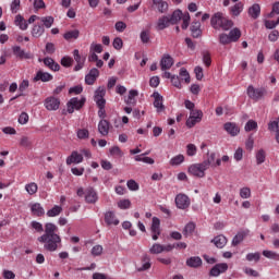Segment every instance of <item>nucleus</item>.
<instances>
[{"label":"nucleus","mask_w":279,"mask_h":279,"mask_svg":"<svg viewBox=\"0 0 279 279\" xmlns=\"http://www.w3.org/2000/svg\"><path fill=\"white\" fill-rule=\"evenodd\" d=\"M31 213L35 217H43V215H45V208H43V205H40V203H35L31 205Z\"/></svg>","instance_id":"393cba45"},{"label":"nucleus","mask_w":279,"mask_h":279,"mask_svg":"<svg viewBox=\"0 0 279 279\" xmlns=\"http://www.w3.org/2000/svg\"><path fill=\"white\" fill-rule=\"evenodd\" d=\"M263 256H265V258H269L270 260H279V254L277 252L274 251H263Z\"/></svg>","instance_id":"ea45409f"},{"label":"nucleus","mask_w":279,"mask_h":279,"mask_svg":"<svg viewBox=\"0 0 279 279\" xmlns=\"http://www.w3.org/2000/svg\"><path fill=\"white\" fill-rule=\"evenodd\" d=\"M203 62H204L205 66H210V64H213V59H210L209 52L203 53Z\"/></svg>","instance_id":"0e129e2a"},{"label":"nucleus","mask_w":279,"mask_h":279,"mask_svg":"<svg viewBox=\"0 0 279 279\" xmlns=\"http://www.w3.org/2000/svg\"><path fill=\"white\" fill-rule=\"evenodd\" d=\"M90 51H94V53H101V51H104V46H101V44H92Z\"/></svg>","instance_id":"e2e57ef3"},{"label":"nucleus","mask_w":279,"mask_h":279,"mask_svg":"<svg viewBox=\"0 0 279 279\" xmlns=\"http://www.w3.org/2000/svg\"><path fill=\"white\" fill-rule=\"evenodd\" d=\"M248 16H251V19L256 21V19L260 16V4L255 3L251 8H248Z\"/></svg>","instance_id":"a878e982"},{"label":"nucleus","mask_w":279,"mask_h":279,"mask_svg":"<svg viewBox=\"0 0 279 279\" xmlns=\"http://www.w3.org/2000/svg\"><path fill=\"white\" fill-rule=\"evenodd\" d=\"M182 16H184L182 11H180V10L174 11L171 14V16H169L171 25H175V24H178L179 21H182Z\"/></svg>","instance_id":"2f4dec72"},{"label":"nucleus","mask_w":279,"mask_h":279,"mask_svg":"<svg viewBox=\"0 0 279 279\" xmlns=\"http://www.w3.org/2000/svg\"><path fill=\"white\" fill-rule=\"evenodd\" d=\"M40 23H43V26L47 29L51 28L53 25V16H41L39 17Z\"/></svg>","instance_id":"c9c22d12"},{"label":"nucleus","mask_w":279,"mask_h":279,"mask_svg":"<svg viewBox=\"0 0 279 279\" xmlns=\"http://www.w3.org/2000/svg\"><path fill=\"white\" fill-rule=\"evenodd\" d=\"M51 80H53V75L43 70H39L34 77V82H51Z\"/></svg>","instance_id":"a211bd4d"},{"label":"nucleus","mask_w":279,"mask_h":279,"mask_svg":"<svg viewBox=\"0 0 279 279\" xmlns=\"http://www.w3.org/2000/svg\"><path fill=\"white\" fill-rule=\"evenodd\" d=\"M62 213V206L54 205L50 210L47 211V217H58Z\"/></svg>","instance_id":"58836bf2"},{"label":"nucleus","mask_w":279,"mask_h":279,"mask_svg":"<svg viewBox=\"0 0 279 279\" xmlns=\"http://www.w3.org/2000/svg\"><path fill=\"white\" fill-rule=\"evenodd\" d=\"M180 76L182 77V80H184L185 84H191V75L189 74V71H186L184 68H181Z\"/></svg>","instance_id":"603ef678"},{"label":"nucleus","mask_w":279,"mask_h":279,"mask_svg":"<svg viewBox=\"0 0 279 279\" xmlns=\"http://www.w3.org/2000/svg\"><path fill=\"white\" fill-rule=\"evenodd\" d=\"M43 62H44L45 66L50 69V71H60V64L58 62H56L52 58L47 57V58L43 59Z\"/></svg>","instance_id":"412c9836"},{"label":"nucleus","mask_w":279,"mask_h":279,"mask_svg":"<svg viewBox=\"0 0 279 279\" xmlns=\"http://www.w3.org/2000/svg\"><path fill=\"white\" fill-rule=\"evenodd\" d=\"M210 25L214 29H222V32H228L229 29H232L234 23L231 20H228L223 13L217 12L211 16Z\"/></svg>","instance_id":"f03ea898"},{"label":"nucleus","mask_w":279,"mask_h":279,"mask_svg":"<svg viewBox=\"0 0 279 279\" xmlns=\"http://www.w3.org/2000/svg\"><path fill=\"white\" fill-rule=\"evenodd\" d=\"M258 128V123H256V121L254 120H250L245 126L244 130L245 132H252L253 130H256Z\"/></svg>","instance_id":"3c124183"},{"label":"nucleus","mask_w":279,"mask_h":279,"mask_svg":"<svg viewBox=\"0 0 279 279\" xmlns=\"http://www.w3.org/2000/svg\"><path fill=\"white\" fill-rule=\"evenodd\" d=\"M25 191L28 195H36L38 193V184L36 182H31L25 185Z\"/></svg>","instance_id":"72a5a7b5"},{"label":"nucleus","mask_w":279,"mask_h":279,"mask_svg":"<svg viewBox=\"0 0 279 279\" xmlns=\"http://www.w3.org/2000/svg\"><path fill=\"white\" fill-rule=\"evenodd\" d=\"M113 48L117 49V51H120V49H123V39L120 37H116L113 39Z\"/></svg>","instance_id":"13d9d810"},{"label":"nucleus","mask_w":279,"mask_h":279,"mask_svg":"<svg viewBox=\"0 0 279 279\" xmlns=\"http://www.w3.org/2000/svg\"><path fill=\"white\" fill-rule=\"evenodd\" d=\"M186 154L187 156H195V154H197V146H195L194 144H189Z\"/></svg>","instance_id":"052dcab7"},{"label":"nucleus","mask_w":279,"mask_h":279,"mask_svg":"<svg viewBox=\"0 0 279 279\" xmlns=\"http://www.w3.org/2000/svg\"><path fill=\"white\" fill-rule=\"evenodd\" d=\"M88 136H89L88 130H86V129H80V130L77 131V137H78V138L84 140V138H88Z\"/></svg>","instance_id":"338daca9"},{"label":"nucleus","mask_w":279,"mask_h":279,"mask_svg":"<svg viewBox=\"0 0 279 279\" xmlns=\"http://www.w3.org/2000/svg\"><path fill=\"white\" fill-rule=\"evenodd\" d=\"M202 119H204V112L199 109H194L190 111V117L186 120V126L187 128H195L197 123L202 122Z\"/></svg>","instance_id":"20e7f679"},{"label":"nucleus","mask_w":279,"mask_h":279,"mask_svg":"<svg viewBox=\"0 0 279 279\" xmlns=\"http://www.w3.org/2000/svg\"><path fill=\"white\" fill-rule=\"evenodd\" d=\"M84 161V156L76 150L72 151L71 156L66 158V165H80Z\"/></svg>","instance_id":"ddd939ff"},{"label":"nucleus","mask_w":279,"mask_h":279,"mask_svg":"<svg viewBox=\"0 0 279 279\" xmlns=\"http://www.w3.org/2000/svg\"><path fill=\"white\" fill-rule=\"evenodd\" d=\"M241 12H243V2H238L230 8V13L232 14V16H239Z\"/></svg>","instance_id":"f704fd0d"},{"label":"nucleus","mask_w":279,"mask_h":279,"mask_svg":"<svg viewBox=\"0 0 279 279\" xmlns=\"http://www.w3.org/2000/svg\"><path fill=\"white\" fill-rule=\"evenodd\" d=\"M255 158H256V163L257 165H263V162H265V160L267 158V154L265 153L264 149H259V150L256 151Z\"/></svg>","instance_id":"4c0bfd02"},{"label":"nucleus","mask_w":279,"mask_h":279,"mask_svg":"<svg viewBox=\"0 0 279 279\" xmlns=\"http://www.w3.org/2000/svg\"><path fill=\"white\" fill-rule=\"evenodd\" d=\"M245 239V234L243 233H238L233 240H232V245L233 247H236V245L243 243V240Z\"/></svg>","instance_id":"8fccbe9b"},{"label":"nucleus","mask_w":279,"mask_h":279,"mask_svg":"<svg viewBox=\"0 0 279 279\" xmlns=\"http://www.w3.org/2000/svg\"><path fill=\"white\" fill-rule=\"evenodd\" d=\"M184 162V155H177L170 159L171 167H178V165H182Z\"/></svg>","instance_id":"a19ab883"},{"label":"nucleus","mask_w":279,"mask_h":279,"mask_svg":"<svg viewBox=\"0 0 279 279\" xmlns=\"http://www.w3.org/2000/svg\"><path fill=\"white\" fill-rule=\"evenodd\" d=\"M225 130L231 136H236L240 132L239 126L236 125V123H233V122L225 123Z\"/></svg>","instance_id":"4be33fe9"},{"label":"nucleus","mask_w":279,"mask_h":279,"mask_svg":"<svg viewBox=\"0 0 279 279\" xmlns=\"http://www.w3.org/2000/svg\"><path fill=\"white\" fill-rule=\"evenodd\" d=\"M61 65L69 69V66H73V58L71 57H63L61 59Z\"/></svg>","instance_id":"6e6d98bb"},{"label":"nucleus","mask_w":279,"mask_h":279,"mask_svg":"<svg viewBox=\"0 0 279 279\" xmlns=\"http://www.w3.org/2000/svg\"><path fill=\"white\" fill-rule=\"evenodd\" d=\"M195 232V223L190 222L187 223L184 229H183V235L184 236H190V234H193Z\"/></svg>","instance_id":"79ce46f5"},{"label":"nucleus","mask_w":279,"mask_h":279,"mask_svg":"<svg viewBox=\"0 0 279 279\" xmlns=\"http://www.w3.org/2000/svg\"><path fill=\"white\" fill-rule=\"evenodd\" d=\"M181 19L183 21L181 25L182 29H189V25L191 23V15L189 13H184Z\"/></svg>","instance_id":"de8ad7c7"},{"label":"nucleus","mask_w":279,"mask_h":279,"mask_svg":"<svg viewBox=\"0 0 279 279\" xmlns=\"http://www.w3.org/2000/svg\"><path fill=\"white\" fill-rule=\"evenodd\" d=\"M2 277H3L4 279H14V278H16V275H15L14 271H12V270L4 269V270L2 271Z\"/></svg>","instance_id":"69168bd1"},{"label":"nucleus","mask_w":279,"mask_h":279,"mask_svg":"<svg viewBox=\"0 0 279 279\" xmlns=\"http://www.w3.org/2000/svg\"><path fill=\"white\" fill-rule=\"evenodd\" d=\"M99 199V196L97 195V192L93 187H88L85 190V202L87 204H97V201Z\"/></svg>","instance_id":"9d476101"},{"label":"nucleus","mask_w":279,"mask_h":279,"mask_svg":"<svg viewBox=\"0 0 279 279\" xmlns=\"http://www.w3.org/2000/svg\"><path fill=\"white\" fill-rule=\"evenodd\" d=\"M136 97H138V90H136V89H131V90L129 92V96H128V98H126V100H125V104H126L128 106H136Z\"/></svg>","instance_id":"bb28decb"},{"label":"nucleus","mask_w":279,"mask_h":279,"mask_svg":"<svg viewBox=\"0 0 279 279\" xmlns=\"http://www.w3.org/2000/svg\"><path fill=\"white\" fill-rule=\"evenodd\" d=\"M169 25H171V20L169 19V16H161L158 19L156 27L157 29L162 31L167 29Z\"/></svg>","instance_id":"b1692460"},{"label":"nucleus","mask_w":279,"mask_h":279,"mask_svg":"<svg viewBox=\"0 0 279 279\" xmlns=\"http://www.w3.org/2000/svg\"><path fill=\"white\" fill-rule=\"evenodd\" d=\"M14 23L17 27H20V29H22V32H25L27 27H29V24L27 23L25 17H23V15L21 14L15 16Z\"/></svg>","instance_id":"5701e85b"},{"label":"nucleus","mask_w":279,"mask_h":279,"mask_svg":"<svg viewBox=\"0 0 279 279\" xmlns=\"http://www.w3.org/2000/svg\"><path fill=\"white\" fill-rule=\"evenodd\" d=\"M240 197H242V199H250V197H252V190H250V187H242L240 190Z\"/></svg>","instance_id":"49530a36"},{"label":"nucleus","mask_w":279,"mask_h":279,"mask_svg":"<svg viewBox=\"0 0 279 279\" xmlns=\"http://www.w3.org/2000/svg\"><path fill=\"white\" fill-rule=\"evenodd\" d=\"M173 62L174 61L170 54H163L160 60L161 71H169V69H171V66H173Z\"/></svg>","instance_id":"dca6fc26"},{"label":"nucleus","mask_w":279,"mask_h":279,"mask_svg":"<svg viewBox=\"0 0 279 279\" xmlns=\"http://www.w3.org/2000/svg\"><path fill=\"white\" fill-rule=\"evenodd\" d=\"M105 223H107V226H119L120 221L114 215V211H107L105 214Z\"/></svg>","instance_id":"6ab92c4d"},{"label":"nucleus","mask_w":279,"mask_h":279,"mask_svg":"<svg viewBox=\"0 0 279 279\" xmlns=\"http://www.w3.org/2000/svg\"><path fill=\"white\" fill-rule=\"evenodd\" d=\"M175 204L177 208H180L181 210H186V208L191 206V199L185 194H178L175 196Z\"/></svg>","instance_id":"0eeeda50"},{"label":"nucleus","mask_w":279,"mask_h":279,"mask_svg":"<svg viewBox=\"0 0 279 279\" xmlns=\"http://www.w3.org/2000/svg\"><path fill=\"white\" fill-rule=\"evenodd\" d=\"M31 226L36 232H44L41 236L37 238V241L44 244L47 252H56L62 247V238L58 234V226L47 222L44 229L43 223L38 221H32Z\"/></svg>","instance_id":"f257e3e1"},{"label":"nucleus","mask_w":279,"mask_h":279,"mask_svg":"<svg viewBox=\"0 0 279 279\" xmlns=\"http://www.w3.org/2000/svg\"><path fill=\"white\" fill-rule=\"evenodd\" d=\"M106 97V88L98 87L95 92L94 99H104Z\"/></svg>","instance_id":"5fc2aeb1"},{"label":"nucleus","mask_w":279,"mask_h":279,"mask_svg":"<svg viewBox=\"0 0 279 279\" xmlns=\"http://www.w3.org/2000/svg\"><path fill=\"white\" fill-rule=\"evenodd\" d=\"M126 186L130 191H138L140 189L138 183L132 179L126 182Z\"/></svg>","instance_id":"4d7b16f0"},{"label":"nucleus","mask_w":279,"mask_h":279,"mask_svg":"<svg viewBox=\"0 0 279 279\" xmlns=\"http://www.w3.org/2000/svg\"><path fill=\"white\" fill-rule=\"evenodd\" d=\"M45 34V26L43 24H36L32 28V36L34 38H40Z\"/></svg>","instance_id":"c85d7f7f"},{"label":"nucleus","mask_w":279,"mask_h":279,"mask_svg":"<svg viewBox=\"0 0 279 279\" xmlns=\"http://www.w3.org/2000/svg\"><path fill=\"white\" fill-rule=\"evenodd\" d=\"M63 38L65 40H77V38H80V31L77 29H74V31H70V32H66L64 35H63Z\"/></svg>","instance_id":"e433bc0d"},{"label":"nucleus","mask_w":279,"mask_h":279,"mask_svg":"<svg viewBox=\"0 0 279 279\" xmlns=\"http://www.w3.org/2000/svg\"><path fill=\"white\" fill-rule=\"evenodd\" d=\"M150 230L153 232V241H158V236H160V219L158 217L153 218Z\"/></svg>","instance_id":"9b49d317"},{"label":"nucleus","mask_w":279,"mask_h":279,"mask_svg":"<svg viewBox=\"0 0 279 279\" xmlns=\"http://www.w3.org/2000/svg\"><path fill=\"white\" fill-rule=\"evenodd\" d=\"M85 104H86V98H81V99H78L77 97L71 98L70 101L66 104L69 114H73L75 110H82Z\"/></svg>","instance_id":"39448f33"},{"label":"nucleus","mask_w":279,"mask_h":279,"mask_svg":"<svg viewBox=\"0 0 279 279\" xmlns=\"http://www.w3.org/2000/svg\"><path fill=\"white\" fill-rule=\"evenodd\" d=\"M219 43L220 45H230L232 40L230 39V35L222 33L219 35Z\"/></svg>","instance_id":"09e8293b"},{"label":"nucleus","mask_w":279,"mask_h":279,"mask_svg":"<svg viewBox=\"0 0 279 279\" xmlns=\"http://www.w3.org/2000/svg\"><path fill=\"white\" fill-rule=\"evenodd\" d=\"M98 132L101 136H108L110 133V122L106 119H101L98 123Z\"/></svg>","instance_id":"2eb2a0df"},{"label":"nucleus","mask_w":279,"mask_h":279,"mask_svg":"<svg viewBox=\"0 0 279 279\" xmlns=\"http://www.w3.org/2000/svg\"><path fill=\"white\" fill-rule=\"evenodd\" d=\"M247 95L250 99H254V101H258V99H263L265 96V88H254L252 85L247 87Z\"/></svg>","instance_id":"423d86ee"},{"label":"nucleus","mask_w":279,"mask_h":279,"mask_svg":"<svg viewBox=\"0 0 279 279\" xmlns=\"http://www.w3.org/2000/svg\"><path fill=\"white\" fill-rule=\"evenodd\" d=\"M246 260H248V263H252V260L258 263V260H260V253H248L246 255Z\"/></svg>","instance_id":"864d4df0"},{"label":"nucleus","mask_w":279,"mask_h":279,"mask_svg":"<svg viewBox=\"0 0 279 279\" xmlns=\"http://www.w3.org/2000/svg\"><path fill=\"white\" fill-rule=\"evenodd\" d=\"M132 202L130 199H121L118 202V208L121 210H128V208H131Z\"/></svg>","instance_id":"c03bdc74"},{"label":"nucleus","mask_w":279,"mask_h":279,"mask_svg":"<svg viewBox=\"0 0 279 279\" xmlns=\"http://www.w3.org/2000/svg\"><path fill=\"white\" fill-rule=\"evenodd\" d=\"M44 106L46 110H58V108H60V99L50 96L46 98Z\"/></svg>","instance_id":"1a4fd4ad"},{"label":"nucleus","mask_w":279,"mask_h":279,"mask_svg":"<svg viewBox=\"0 0 279 279\" xmlns=\"http://www.w3.org/2000/svg\"><path fill=\"white\" fill-rule=\"evenodd\" d=\"M228 271V265L226 263L216 264L209 271V276L213 278H217L221 276V274H226Z\"/></svg>","instance_id":"6e6552de"},{"label":"nucleus","mask_w":279,"mask_h":279,"mask_svg":"<svg viewBox=\"0 0 279 279\" xmlns=\"http://www.w3.org/2000/svg\"><path fill=\"white\" fill-rule=\"evenodd\" d=\"M21 10V1H13L11 3V12L12 14H16Z\"/></svg>","instance_id":"680f3d73"},{"label":"nucleus","mask_w":279,"mask_h":279,"mask_svg":"<svg viewBox=\"0 0 279 279\" xmlns=\"http://www.w3.org/2000/svg\"><path fill=\"white\" fill-rule=\"evenodd\" d=\"M153 8L154 10H158V12L162 13L169 9V4L167 3V1H154Z\"/></svg>","instance_id":"7c9ffc66"},{"label":"nucleus","mask_w":279,"mask_h":279,"mask_svg":"<svg viewBox=\"0 0 279 279\" xmlns=\"http://www.w3.org/2000/svg\"><path fill=\"white\" fill-rule=\"evenodd\" d=\"M202 24L199 22H193L191 26V33L193 38H199L202 36Z\"/></svg>","instance_id":"cd10ccee"},{"label":"nucleus","mask_w":279,"mask_h":279,"mask_svg":"<svg viewBox=\"0 0 279 279\" xmlns=\"http://www.w3.org/2000/svg\"><path fill=\"white\" fill-rule=\"evenodd\" d=\"M21 147H29L32 145V140L28 136H22L20 140Z\"/></svg>","instance_id":"bf43d9fd"},{"label":"nucleus","mask_w":279,"mask_h":279,"mask_svg":"<svg viewBox=\"0 0 279 279\" xmlns=\"http://www.w3.org/2000/svg\"><path fill=\"white\" fill-rule=\"evenodd\" d=\"M153 97H154V107L157 108V112H162V110H165V105L162 104L163 98L160 95V93L158 92H154L153 93Z\"/></svg>","instance_id":"f3484780"},{"label":"nucleus","mask_w":279,"mask_h":279,"mask_svg":"<svg viewBox=\"0 0 279 279\" xmlns=\"http://www.w3.org/2000/svg\"><path fill=\"white\" fill-rule=\"evenodd\" d=\"M186 265L187 267H194V268L202 267V258L199 256L190 257L186 260Z\"/></svg>","instance_id":"c756f323"},{"label":"nucleus","mask_w":279,"mask_h":279,"mask_svg":"<svg viewBox=\"0 0 279 279\" xmlns=\"http://www.w3.org/2000/svg\"><path fill=\"white\" fill-rule=\"evenodd\" d=\"M99 77V70L97 68H93L89 73L85 76V83L88 86H93L95 82H97V78Z\"/></svg>","instance_id":"f8f14e48"},{"label":"nucleus","mask_w":279,"mask_h":279,"mask_svg":"<svg viewBox=\"0 0 279 279\" xmlns=\"http://www.w3.org/2000/svg\"><path fill=\"white\" fill-rule=\"evenodd\" d=\"M211 243L216 245L219 250H223L228 245V239L225 235H217L211 240Z\"/></svg>","instance_id":"aec40b11"},{"label":"nucleus","mask_w":279,"mask_h":279,"mask_svg":"<svg viewBox=\"0 0 279 279\" xmlns=\"http://www.w3.org/2000/svg\"><path fill=\"white\" fill-rule=\"evenodd\" d=\"M208 171V163H194L189 167V173L194 175V178H204Z\"/></svg>","instance_id":"7ed1b4c3"},{"label":"nucleus","mask_w":279,"mask_h":279,"mask_svg":"<svg viewBox=\"0 0 279 279\" xmlns=\"http://www.w3.org/2000/svg\"><path fill=\"white\" fill-rule=\"evenodd\" d=\"M27 88H29V81L24 80L21 82L20 86H19V90H20V95L16 97H23V93H25L27 90Z\"/></svg>","instance_id":"a18cd8bd"},{"label":"nucleus","mask_w":279,"mask_h":279,"mask_svg":"<svg viewBox=\"0 0 279 279\" xmlns=\"http://www.w3.org/2000/svg\"><path fill=\"white\" fill-rule=\"evenodd\" d=\"M274 14H279V2L272 4V11L268 14L269 19H274Z\"/></svg>","instance_id":"774afa93"},{"label":"nucleus","mask_w":279,"mask_h":279,"mask_svg":"<svg viewBox=\"0 0 279 279\" xmlns=\"http://www.w3.org/2000/svg\"><path fill=\"white\" fill-rule=\"evenodd\" d=\"M12 51L20 60H29L32 58V54L29 52H25V50L21 49L20 46H13Z\"/></svg>","instance_id":"4468645a"},{"label":"nucleus","mask_w":279,"mask_h":279,"mask_svg":"<svg viewBox=\"0 0 279 279\" xmlns=\"http://www.w3.org/2000/svg\"><path fill=\"white\" fill-rule=\"evenodd\" d=\"M228 35H229L231 43H238V40L241 38V29H239L236 27L232 28Z\"/></svg>","instance_id":"473e14b6"},{"label":"nucleus","mask_w":279,"mask_h":279,"mask_svg":"<svg viewBox=\"0 0 279 279\" xmlns=\"http://www.w3.org/2000/svg\"><path fill=\"white\" fill-rule=\"evenodd\" d=\"M163 247L162 244L155 243L149 248V254H162Z\"/></svg>","instance_id":"37998d69"}]
</instances>
